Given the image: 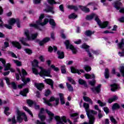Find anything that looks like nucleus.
Here are the masks:
<instances>
[{
    "instance_id": "f257e3e1",
    "label": "nucleus",
    "mask_w": 124,
    "mask_h": 124,
    "mask_svg": "<svg viewBox=\"0 0 124 124\" xmlns=\"http://www.w3.org/2000/svg\"><path fill=\"white\" fill-rule=\"evenodd\" d=\"M32 66L33 67L32 68V71L35 75H40V76H47L48 77H51V70L50 69L46 70L42 67H38V61L36 60L33 61L32 62ZM38 67L40 71L38 69Z\"/></svg>"
},
{
    "instance_id": "f03ea898",
    "label": "nucleus",
    "mask_w": 124,
    "mask_h": 124,
    "mask_svg": "<svg viewBox=\"0 0 124 124\" xmlns=\"http://www.w3.org/2000/svg\"><path fill=\"white\" fill-rule=\"evenodd\" d=\"M83 107L85 108L87 117L89 119V124H94V117L93 115L90 114V113H91V114H93V115H96V114H97V112L95 110H90V105L88 103H84Z\"/></svg>"
},
{
    "instance_id": "7ed1b4c3",
    "label": "nucleus",
    "mask_w": 124,
    "mask_h": 124,
    "mask_svg": "<svg viewBox=\"0 0 124 124\" xmlns=\"http://www.w3.org/2000/svg\"><path fill=\"white\" fill-rule=\"evenodd\" d=\"M42 19H44V15L43 14H41L40 16L39 20L36 21V24H30V26L35 28V29H39L40 26L43 27V26L47 25L49 22V19L48 18L45 19L44 22H42Z\"/></svg>"
},
{
    "instance_id": "20e7f679",
    "label": "nucleus",
    "mask_w": 124,
    "mask_h": 124,
    "mask_svg": "<svg viewBox=\"0 0 124 124\" xmlns=\"http://www.w3.org/2000/svg\"><path fill=\"white\" fill-rule=\"evenodd\" d=\"M93 18H95V21H96L97 24L98 25L99 27L101 28V29H105V28L108 26V22L106 21L101 23V21H100V20H99L98 16H97V15L94 14L86 16L87 20H92Z\"/></svg>"
},
{
    "instance_id": "39448f33",
    "label": "nucleus",
    "mask_w": 124,
    "mask_h": 124,
    "mask_svg": "<svg viewBox=\"0 0 124 124\" xmlns=\"http://www.w3.org/2000/svg\"><path fill=\"white\" fill-rule=\"evenodd\" d=\"M17 116L16 119L18 123H22L23 120H24L25 122H28V117L25 114V113L20 111L18 109L16 111Z\"/></svg>"
},
{
    "instance_id": "423d86ee",
    "label": "nucleus",
    "mask_w": 124,
    "mask_h": 124,
    "mask_svg": "<svg viewBox=\"0 0 124 124\" xmlns=\"http://www.w3.org/2000/svg\"><path fill=\"white\" fill-rule=\"evenodd\" d=\"M44 102L43 103L45 104H47L48 106H52V104L50 103V102H52L53 101H54L55 100V103L56 104L54 105V106H57V105H59V102L60 101V99L59 98H56L55 99V97H51L49 100H47L46 98H43Z\"/></svg>"
},
{
    "instance_id": "0eeeda50",
    "label": "nucleus",
    "mask_w": 124,
    "mask_h": 124,
    "mask_svg": "<svg viewBox=\"0 0 124 124\" xmlns=\"http://www.w3.org/2000/svg\"><path fill=\"white\" fill-rule=\"evenodd\" d=\"M64 44L66 46V49H70L73 54H76V53H77V48L74 47L73 45L70 44V42H69V40H66L64 42Z\"/></svg>"
},
{
    "instance_id": "6e6552de",
    "label": "nucleus",
    "mask_w": 124,
    "mask_h": 124,
    "mask_svg": "<svg viewBox=\"0 0 124 124\" xmlns=\"http://www.w3.org/2000/svg\"><path fill=\"white\" fill-rule=\"evenodd\" d=\"M117 46L122 51H119L118 55L120 57H124V39H122L121 42L117 44Z\"/></svg>"
},
{
    "instance_id": "1a4fd4ad",
    "label": "nucleus",
    "mask_w": 124,
    "mask_h": 124,
    "mask_svg": "<svg viewBox=\"0 0 124 124\" xmlns=\"http://www.w3.org/2000/svg\"><path fill=\"white\" fill-rule=\"evenodd\" d=\"M25 34L27 37L28 40H31V39L33 40V39H35V38H36L38 35L37 33L35 34H31L28 30H26L25 31Z\"/></svg>"
},
{
    "instance_id": "9d476101",
    "label": "nucleus",
    "mask_w": 124,
    "mask_h": 124,
    "mask_svg": "<svg viewBox=\"0 0 124 124\" xmlns=\"http://www.w3.org/2000/svg\"><path fill=\"white\" fill-rule=\"evenodd\" d=\"M44 112V108H42L41 109L40 113L38 114V117L40 119L41 122L39 121V120H37L36 122V124H46V123L43 122H44L46 117L44 115H41V114H43Z\"/></svg>"
},
{
    "instance_id": "9b49d317",
    "label": "nucleus",
    "mask_w": 124,
    "mask_h": 124,
    "mask_svg": "<svg viewBox=\"0 0 124 124\" xmlns=\"http://www.w3.org/2000/svg\"><path fill=\"white\" fill-rule=\"evenodd\" d=\"M55 119L57 122L56 124H64L63 123H66V117L65 116L61 117L59 116H56L55 117Z\"/></svg>"
},
{
    "instance_id": "f8f14e48",
    "label": "nucleus",
    "mask_w": 124,
    "mask_h": 124,
    "mask_svg": "<svg viewBox=\"0 0 124 124\" xmlns=\"http://www.w3.org/2000/svg\"><path fill=\"white\" fill-rule=\"evenodd\" d=\"M9 24H4V27L8 30H12V26L16 23V19L11 18L8 21Z\"/></svg>"
},
{
    "instance_id": "ddd939ff",
    "label": "nucleus",
    "mask_w": 124,
    "mask_h": 124,
    "mask_svg": "<svg viewBox=\"0 0 124 124\" xmlns=\"http://www.w3.org/2000/svg\"><path fill=\"white\" fill-rule=\"evenodd\" d=\"M121 5H122V3L121 2L119 1H116L114 2L115 8H116L117 10H119V12L120 13H124V8H121Z\"/></svg>"
},
{
    "instance_id": "4468645a",
    "label": "nucleus",
    "mask_w": 124,
    "mask_h": 124,
    "mask_svg": "<svg viewBox=\"0 0 124 124\" xmlns=\"http://www.w3.org/2000/svg\"><path fill=\"white\" fill-rule=\"evenodd\" d=\"M81 48L83 49H85L90 58H92V59H93V57L92 53H91V52H90V51H89V48H90V46H88L87 45H86L85 44H84L81 46Z\"/></svg>"
},
{
    "instance_id": "2eb2a0df",
    "label": "nucleus",
    "mask_w": 124,
    "mask_h": 124,
    "mask_svg": "<svg viewBox=\"0 0 124 124\" xmlns=\"http://www.w3.org/2000/svg\"><path fill=\"white\" fill-rule=\"evenodd\" d=\"M4 69L5 71L7 70H10L11 72H15V70L12 68H11V65L10 63H8L6 65H4Z\"/></svg>"
},
{
    "instance_id": "dca6fc26",
    "label": "nucleus",
    "mask_w": 124,
    "mask_h": 124,
    "mask_svg": "<svg viewBox=\"0 0 124 124\" xmlns=\"http://www.w3.org/2000/svg\"><path fill=\"white\" fill-rule=\"evenodd\" d=\"M71 71L72 72V73H78V74L80 75L81 73H83V72H84V71H83V70H78V69H76L75 68H71Z\"/></svg>"
},
{
    "instance_id": "f3484780",
    "label": "nucleus",
    "mask_w": 124,
    "mask_h": 124,
    "mask_svg": "<svg viewBox=\"0 0 124 124\" xmlns=\"http://www.w3.org/2000/svg\"><path fill=\"white\" fill-rule=\"evenodd\" d=\"M46 112L49 116V119L48 120V123L50 124L51 122H52V120H53V117H54V114L52 112L48 110V109L46 110Z\"/></svg>"
},
{
    "instance_id": "a211bd4d",
    "label": "nucleus",
    "mask_w": 124,
    "mask_h": 124,
    "mask_svg": "<svg viewBox=\"0 0 124 124\" xmlns=\"http://www.w3.org/2000/svg\"><path fill=\"white\" fill-rule=\"evenodd\" d=\"M100 88H101V85L99 84L96 87L91 88V90L93 93H99L100 92Z\"/></svg>"
},
{
    "instance_id": "6ab92c4d",
    "label": "nucleus",
    "mask_w": 124,
    "mask_h": 124,
    "mask_svg": "<svg viewBox=\"0 0 124 124\" xmlns=\"http://www.w3.org/2000/svg\"><path fill=\"white\" fill-rule=\"evenodd\" d=\"M50 38L49 37H46L43 39L42 41L39 42V45L40 46H42V45L45 44V43H47V42H49L50 41Z\"/></svg>"
},
{
    "instance_id": "aec40b11",
    "label": "nucleus",
    "mask_w": 124,
    "mask_h": 124,
    "mask_svg": "<svg viewBox=\"0 0 124 124\" xmlns=\"http://www.w3.org/2000/svg\"><path fill=\"white\" fill-rule=\"evenodd\" d=\"M45 81L46 82V84L50 85L51 89L54 88V81L51 79H46Z\"/></svg>"
},
{
    "instance_id": "412c9836",
    "label": "nucleus",
    "mask_w": 124,
    "mask_h": 124,
    "mask_svg": "<svg viewBox=\"0 0 124 124\" xmlns=\"http://www.w3.org/2000/svg\"><path fill=\"white\" fill-rule=\"evenodd\" d=\"M17 71L19 73L20 76H21V78H23V77H24V76H25V75H27V74H28V73H27V71H26V70H25V69H22L21 70L22 75L21 74V71L20 70V69L17 68Z\"/></svg>"
},
{
    "instance_id": "4be33fe9",
    "label": "nucleus",
    "mask_w": 124,
    "mask_h": 124,
    "mask_svg": "<svg viewBox=\"0 0 124 124\" xmlns=\"http://www.w3.org/2000/svg\"><path fill=\"white\" fill-rule=\"evenodd\" d=\"M93 33H94V31L91 30H87L84 32L85 35H86V36H88L89 37H91Z\"/></svg>"
},
{
    "instance_id": "5701e85b",
    "label": "nucleus",
    "mask_w": 124,
    "mask_h": 124,
    "mask_svg": "<svg viewBox=\"0 0 124 124\" xmlns=\"http://www.w3.org/2000/svg\"><path fill=\"white\" fill-rule=\"evenodd\" d=\"M35 87H36L39 91H41V90L44 88V85L43 83H35Z\"/></svg>"
},
{
    "instance_id": "b1692460",
    "label": "nucleus",
    "mask_w": 124,
    "mask_h": 124,
    "mask_svg": "<svg viewBox=\"0 0 124 124\" xmlns=\"http://www.w3.org/2000/svg\"><path fill=\"white\" fill-rule=\"evenodd\" d=\"M70 117L74 120V123H77V119H78V113H74L73 114H70Z\"/></svg>"
},
{
    "instance_id": "393cba45",
    "label": "nucleus",
    "mask_w": 124,
    "mask_h": 124,
    "mask_svg": "<svg viewBox=\"0 0 124 124\" xmlns=\"http://www.w3.org/2000/svg\"><path fill=\"white\" fill-rule=\"evenodd\" d=\"M83 100H84V101H86V102H89L90 104H91V105H93V100H92V99H91V98H90L88 96H84Z\"/></svg>"
},
{
    "instance_id": "a878e982",
    "label": "nucleus",
    "mask_w": 124,
    "mask_h": 124,
    "mask_svg": "<svg viewBox=\"0 0 124 124\" xmlns=\"http://www.w3.org/2000/svg\"><path fill=\"white\" fill-rule=\"evenodd\" d=\"M110 87L111 92H116V90H118V89L119 88V86H118V85H117V84H116L110 85Z\"/></svg>"
},
{
    "instance_id": "bb28decb",
    "label": "nucleus",
    "mask_w": 124,
    "mask_h": 124,
    "mask_svg": "<svg viewBox=\"0 0 124 124\" xmlns=\"http://www.w3.org/2000/svg\"><path fill=\"white\" fill-rule=\"evenodd\" d=\"M116 100H118V96H114L113 97L109 98L108 100V103H112V102L116 101Z\"/></svg>"
},
{
    "instance_id": "cd10ccee",
    "label": "nucleus",
    "mask_w": 124,
    "mask_h": 124,
    "mask_svg": "<svg viewBox=\"0 0 124 124\" xmlns=\"http://www.w3.org/2000/svg\"><path fill=\"white\" fill-rule=\"evenodd\" d=\"M58 59H63L64 58V53L62 51H58Z\"/></svg>"
},
{
    "instance_id": "c85d7f7f",
    "label": "nucleus",
    "mask_w": 124,
    "mask_h": 124,
    "mask_svg": "<svg viewBox=\"0 0 124 124\" xmlns=\"http://www.w3.org/2000/svg\"><path fill=\"white\" fill-rule=\"evenodd\" d=\"M59 95L60 96L61 104H64L65 103V101H64V97H63V94L60 93L59 94Z\"/></svg>"
},
{
    "instance_id": "c756f323",
    "label": "nucleus",
    "mask_w": 124,
    "mask_h": 124,
    "mask_svg": "<svg viewBox=\"0 0 124 124\" xmlns=\"http://www.w3.org/2000/svg\"><path fill=\"white\" fill-rule=\"evenodd\" d=\"M84 76L86 79H94V77H95L94 74L90 75L89 74H85L84 75Z\"/></svg>"
},
{
    "instance_id": "7c9ffc66",
    "label": "nucleus",
    "mask_w": 124,
    "mask_h": 124,
    "mask_svg": "<svg viewBox=\"0 0 124 124\" xmlns=\"http://www.w3.org/2000/svg\"><path fill=\"white\" fill-rule=\"evenodd\" d=\"M12 45H13V46H15V47L17 48V49H21V48H22V46H21V45H20V43L17 42H13Z\"/></svg>"
},
{
    "instance_id": "2f4dec72",
    "label": "nucleus",
    "mask_w": 124,
    "mask_h": 124,
    "mask_svg": "<svg viewBox=\"0 0 124 124\" xmlns=\"http://www.w3.org/2000/svg\"><path fill=\"white\" fill-rule=\"evenodd\" d=\"M29 93V90L28 89H24L23 91H21L20 93L23 96H27V94Z\"/></svg>"
},
{
    "instance_id": "473e14b6",
    "label": "nucleus",
    "mask_w": 124,
    "mask_h": 124,
    "mask_svg": "<svg viewBox=\"0 0 124 124\" xmlns=\"http://www.w3.org/2000/svg\"><path fill=\"white\" fill-rule=\"evenodd\" d=\"M49 22L50 25L52 26V29H54L56 26V22H55V20L52 18H50Z\"/></svg>"
},
{
    "instance_id": "72a5a7b5",
    "label": "nucleus",
    "mask_w": 124,
    "mask_h": 124,
    "mask_svg": "<svg viewBox=\"0 0 124 124\" xmlns=\"http://www.w3.org/2000/svg\"><path fill=\"white\" fill-rule=\"evenodd\" d=\"M53 50H54V53H56V52H57V50H58V48L56 46H53V47L51 46H49L48 47L49 52H52Z\"/></svg>"
},
{
    "instance_id": "f704fd0d",
    "label": "nucleus",
    "mask_w": 124,
    "mask_h": 124,
    "mask_svg": "<svg viewBox=\"0 0 124 124\" xmlns=\"http://www.w3.org/2000/svg\"><path fill=\"white\" fill-rule=\"evenodd\" d=\"M79 8L82 10V11H84V12H90V9L87 8L86 7L83 6H79Z\"/></svg>"
},
{
    "instance_id": "c9c22d12",
    "label": "nucleus",
    "mask_w": 124,
    "mask_h": 124,
    "mask_svg": "<svg viewBox=\"0 0 124 124\" xmlns=\"http://www.w3.org/2000/svg\"><path fill=\"white\" fill-rule=\"evenodd\" d=\"M67 7H68V9H73L75 11H77V10H78V7L76 6L68 5Z\"/></svg>"
},
{
    "instance_id": "e433bc0d",
    "label": "nucleus",
    "mask_w": 124,
    "mask_h": 124,
    "mask_svg": "<svg viewBox=\"0 0 124 124\" xmlns=\"http://www.w3.org/2000/svg\"><path fill=\"white\" fill-rule=\"evenodd\" d=\"M104 76L106 79H108V78H109V69L106 68L105 70Z\"/></svg>"
},
{
    "instance_id": "4c0bfd02",
    "label": "nucleus",
    "mask_w": 124,
    "mask_h": 124,
    "mask_svg": "<svg viewBox=\"0 0 124 124\" xmlns=\"http://www.w3.org/2000/svg\"><path fill=\"white\" fill-rule=\"evenodd\" d=\"M120 105L118 103H115L113 105L112 109V110H117V109H119Z\"/></svg>"
},
{
    "instance_id": "58836bf2",
    "label": "nucleus",
    "mask_w": 124,
    "mask_h": 124,
    "mask_svg": "<svg viewBox=\"0 0 124 124\" xmlns=\"http://www.w3.org/2000/svg\"><path fill=\"white\" fill-rule=\"evenodd\" d=\"M45 11L46 12H50L52 14H54V7H49L47 9V10H45Z\"/></svg>"
},
{
    "instance_id": "ea45409f",
    "label": "nucleus",
    "mask_w": 124,
    "mask_h": 124,
    "mask_svg": "<svg viewBox=\"0 0 124 124\" xmlns=\"http://www.w3.org/2000/svg\"><path fill=\"white\" fill-rule=\"evenodd\" d=\"M23 109H24L25 111H26V112H28V113H29V114H30L31 117H32V113H31V110L29 108H28V107L26 106H23Z\"/></svg>"
},
{
    "instance_id": "a19ab883",
    "label": "nucleus",
    "mask_w": 124,
    "mask_h": 124,
    "mask_svg": "<svg viewBox=\"0 0 124 124\" xmlns=\"http://www.w3.org/2000/svg\"><path fill=\"white\" fill-rule=\"evenodd\" d=\"M119 69L120 71V73L122 75V76L124 77V65L120 66V67L119 68Z\"/></svg>"
},
{
    "instance_id": "79ce46f5",
    "label": "nucleus",
    "mask_w": 124,
    "mask_h": 124,
    "mask_svg": "<svg viewBox=\"0 0 124 124\" xmlns=\"http://www.w3.org/2000/svg\"><path fill=\"white\" fill-rule=\"evenodd\" d=\"M66 84L68 91H69V92H73V87H72L71 85L69 84L67 82L66 83Z\"/></svg>"
},
{
    "instance_id": "37998d69",
    "label": "nucleus",
    "mask_w": 124,
    "mask_h": 124,
    "mask_svg": "<svg viewBox=\"0 0 124 124\" xmlns=\"http://www.w3.org/2000/svg\"><path fill=\"white\" fill-rule=\"evenodd\" d=\"M13 62L14 63H16L17 66H21V65H22V63L17 60H13Z\"/></svg>"
},
{
    "instance_id": "c03bdc74",
    "label": "nucleus",
    "mask_w": 124,
    "mask_h": 124,
    "mask_svg": "<svg viewBox=\"0 0 124 124\" xmlns=\"http://www.w3.org/2000/svg\"><path fill=\"white\" fill-rule=\"evenodd\" d=\"M8 111H9V108L8 107H5L4 113L5 115H6V116H9V115H10V113L7 112Z\"/></svg>"
},
{
    "instance_id": "a18cd8bd",
    "label": "nucleus",
    "mask_w": 124,
    "mask_h": 124,
    "mask_svg": "<svg viewBox=\"0 0 124 124\" xmlns=\"http://www.w3.org/2000/svg\"><path fill=\"white\" fill-rule=\"evenodd\" d=\"M22 81L24 83V84H27V83H29L31 81V79L29 78H22Z\"/></svg>"
},
{
    "instance_id": "49530a36",
    "label": "nucleus",
    "mask_w": 124,
    "mask_h": 124,
    "mask_svg": "<svg viewBox=\"0 0 124 124\" xmlns=\"http://www.w3.org/2000/svg\"><path fill=\"white\" fill-rule=\"evenodd\" d=\"M84 68L87 72H89V71H91L92 70V68L88 65H84Z\"/></svg>"
},
{
    "instance_id": "de8ad7c7",
    "label": "nucleus",
    "mask_w": 124,
    "mask_h": 124,
    "mask_svg": "<svg viewBox=\"0 0 124 124\" xmlns=\"http://www.w3.org/2000/svg\"><path fill=\"white\" fill-rule=\"evenodd\" d=\"M97 103L99 104V106H101V107H103L106 105V103L105 102H102L100 100H98L97 101Z\"/></svg>"
},
{
    "instance_id": "09e8293b",
    "label": "nucleus",
    "mask_w": 124,
    "mask_h": 124,
    "mask_svg": "<svg viewBox=\"0 0 124 124\" xmlns=\"http://www.w3.org/2000/svg\"><path fill=\"white\" fill-rule=\"evenodd\" d=\"M26 40H27L26 38H22L20 40V42H21V43H22L24 45V46H29V45L25 42Z\"/></svg>"
},
{
    "instance_id": "8fccbe9b",
    "label": "nucleus",
    "mask_w": 124,
    "mask_h": 124,
    "mask_svg": "<svg viewBox=\"0 0 124 124\" xmlns=\"http://www.w3.org/2000/svg\"><path fill=\"white\" fill-rule=\"evenodd\" d=\"M27 103L30 106V107H31L32 105H34L35 104V103H34L32 100H27Z\"/></svg>"
},
{
    "instance_id": "3c124183",
    "label": "nucleus",
    "mask_w": 124,
    "mask_h": 124,
    "mask_svg": "<svg viewBox=\"0 0 124 124\" xmlns=\"http://www.w3.org/2000/svg\"><path fill=\"white\" fill-rule=\"evenodd\" d=\"M109 118H110V120L111 123H112V124H118V122H117V120H116V119H115L114 118V117L110 116Z\"/></svg>"
},
{
    "instance_id": "603ef678",
    "label": "nucleus",
    "mask_w": 124,
    "mask_h": 124,
    "mask_svg": "<svg viewBox=\"0 0 124 124\" xmlns=\"http://www.w3.org/2000/svg\"><path fill=\"white\" fill-rule=\"evenodd\" d=\"M61 71H62V74L66 73L65 65H63L61 66Z\"/></svg>"
},
{
    "instance_id": "864d4df0",
    "label": "nucleus",
    "mask_w": 124,
    "mask_h": 124,
    "mask_svg": "<svg viewBox=\"0 0 124 124\" xmlns=\"http://www.w3.org/2000/svg\"><path fill=\"white\" fill-rule=\"evenodd\" d=\"M78 83L80 85H84V86H87V84H86V81L82 79H78Z\"/></svg>"
},
{
    "instance_id": "5fc2aeb1",
    "label": "nucleus",
    "mask_w": 124,
    "mask_h": 124,
    "mask_svg": "<svg viewBox=\"0 0 124 124\" xmlns=\"http://www.w3.org/2000/svg\"><path fill=\"white\" fill-rule=\"evenodd\" d=\"M69 19H75V18H77V15H75V13L72 14L70 16H69Z\"/></svg>"
},
{
    "instance_id": "6e6d98bb",
    "label": "nucleus",
    "mask_w": 124,
    "mask_h": 124,
    "mask_svg": "<svg viewBox=\"0 0 124 124\" xmlns=\"http://www.w3.org/2000/svg\"><path fill=\"white\" fill-rule=\"evenodd\" d=\"M50 67L51 68H52V69H53L54 71H59V70H60V69H59V68L56 67V66L54 65H51L50 66Z\"/></svg>"
},
{
    "instance_id": "4d7b16f0",
    "label": "nucleus",
    "mask_w": 124,
    "mask_h": 124,
    "mask_svg": "<svg viewBox=\"0 0 124 124\" xmlns=\"http://www.w3.org/2000/svg\"><path fill=\"white\" fill-rule=\"evenodd\" d=\"M89 84L91 86H94V85H95V80L89 81Z\"/></svg>"
},
{
    "instance_id": "13d9d810",
    "label": "nucleus",
    "mask_w": 124,
    "mask_h": 124,
    "mask_svg": "<svg viewBox=\"0 0 124 124\" xmlns=\"http://www.w3.org/2000/svg\"><path fill=\"white\" fill-rule=\"evenodd\" d=\"M10 85H11L14 90H16V89H17V85H16V83H15V82H12L10 83Z\"/></svg>"
},
{
    "instance_id": "bf43d9fd",
    "label": "nucleus",
    "mask_w": 124,
    "mask_h": 124,
    "mask_svg": "<svg viewBox=\"0 0 124 124\" xmlns=\"http://www.w3.org/2000/svg\"><path fill=\"white\" fill-rule=\"evenodd\" d=\"M92 53H93V54H94V55H99V54H100V52L98 50H92L91 51Z\"/></svg>"
},
{
    "instance_id": "052dcab7",
    "label": "nucleus",
    "mask_w": 124,
    "mask_h": 124,
    "mask_svg": "<svg viewBox=\"0 0 124 124\" xmlns=\"http://www.w3.org/2000/svg\"><path fill=\"white\" fill-rule=\"evenodd\" d=\"M4 80H5L6 81V84H7V85H10V79H9V78H7V77H5L4 78Z\"/></svg>"
},
{
    "instance_id": "680f3d73",
    "label": "nucleus",
    "mask_w": 124,
    "mask_h": 124,
    "mask_svg": "<svg viewBox=\"0 0 124 124\" xmlns=\"http://www.w3.org/2000/svg\"><path fill=\"white\" fill-rule=\"evenodd\" d=\"M8 54L11 55V56H12V57H13V58H15V59H17V56H16V55L15 54H14V53L11 52V51H8Z\"/></svg>"
},
{
    "instance_id": "e2e57ef3",
    "label": "nucleus",
    "mask_w": 124,
    "mask_h": 124,
    "mask_svg": "<svg viewBox=\"0 0 124 124\" xmlns=\"http://www.w3.org/2000/svg\"><path fill=\"white\" fill-rule=\"evenodd\" d=\"M98 116L99 119H101L103 117V114L101 113V110H99Z\"/></svg>"
},
{
    "instance_id": "0e129e2a",
    "label": "nucleus",
    "mask_w": 124,
    "mask_h": 124,
    "mask_svg": "<svg viewBox=\"0 0 124 124\" xmlns=\"http://www.w3.org/2000/svg\"><path fill=\"white\" fill-rule=\"evenodd\" d=\"M68 80L70 83H72L73 85H75V81L71 78H68Z\"/></svg>"
},
{
    "instance_id": "69168bd1",
    "label": "nucleus",
    "mask_w": 124,
    "mask_h": 124,
    "mask_svg": "<svg viewBox=\"0 0 124 124\" xmlns=\"http://www.w3.org/2000/svg\"><path fill=\"white\" fill-rule=\"evenodd\" d=\"M41 0H33V2L34 4H38L41 2Z\"/></svg>"
},
{
    "instance_id": "338daca9",
    "label": "nucleus",
    "mask_w": 124,
    "mask_h": 124,
    "mask_svg": "<svg viewBox=\"0 0 124 124\" xmlns=\"http://www.w3.org/2000/svg\"><path fill=\"white\" fill-rule=\"evenodd\" d=\"M25 51L26 53H27V54H29V55L32 53L31 49H29L28 48L25 49Z\"/></svg>"
},
{
    "instance_id": "774afa93",
    "label": "nucleus",
    "mask_w": 124,
    "mask_h": 124,
    "mask_svg": "<svg viewBox=\"0 0 124 124\" xmlns=\"http://www.w3.org/2000/svg\"><path fill=\"white\" fill-rule=\"evenodd\" d=\"M103 110H104V112H105V113H106V114H108V113H109V108H108L105 107L103 108Z\"/></svg>"
}]
</instances>
